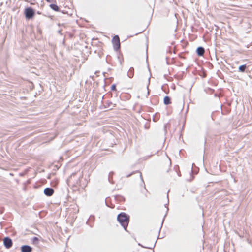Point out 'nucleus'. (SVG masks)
<instances>
[{"instance_id": "f257e3e1", "label": "nucleus", "mask_w": 252, "mask_h": 252, "mask_svg": "<svg viewBox=\"0 0 252 252\" xmlns=\"http://www.w3.org/2000/svg\"><path fill=\"white\" fill-rule=\"evenodd\" d=\"M117 219L124 228L126 230L129 221L127 215L124 213H122L118 216Z\"/></svg>"}, {"instance_id": "f03ea898", "label": "nucleus", "mask_w": 252, "mask_h": 252, "mask_svg": "<svg viewBox=\"0 0 252 252\" xmlns=\"http://www.w3.org/2000/svg\"><path fill=\"white\" fill-rule=\"evenodd\" d=\"M112 43L114 49L116 51L118 50L120 47V40L118 36L116 35L112 39Z\"/></svg>"}, {"instance_id": "7ed1b4c3", "label": "nucleus", "mask_w": 252, "mask_h": 252, "mask_svg": "<svg viewBox=\"0 0 252 252\" xmlns=\"http://www.w3.org/2000/svg\"><path fill=\"white\" fill-rule=\"evenodd\" d=\"M25 13L26 18L28 19L32 18L34 15V12L32 9L30 8H26Z\"/></svg>"}, {"instance_id": "20e7f679", "label": "nucleus", "mask_w": 252, "mask_h": 252, "mask_svg": "<svg viewBox=\"0 0 252 252\" xmlns=\"http://www.w3.org/2000/svg\"><path fill=\"white\" fill-rule=\"evenodd\" d=\"M3 243L5 247L7 249L10 248L12 245V240L8 237H6L4 239Z\"/></svg>"}, {"instance_id": "39448f33", "label": "nucleus", "mask_w": 252, "mask_h": 252, "mask_svg": "<svg viewBox=\"0 0 252 252\" xmlns=\"http://www.w3.org/2000/svg\"><path fill=\"white\" fill-rule=\"evenodd\" d=\"M44 193L46 195L50 196L53 194L54 190L51 188H47L44 189Z\"/></svg>"}, {"instance_id": "423d86ee", "label": "nucleus", "mask_w": 252, "mask_h": 252, "mask_svg": "<svg viewBox=\"0 0 252 252\" xmlns=\"http://www.w3.org/2000/svg\"><path fill=\"white\" fill-rule=\"evenodd\" d=\"M32 250V248L29 246L24 245L21 247L22 252H31Z\"/></svg>"}, {"instance_id": "0eeeda50", "label": "nucleus", "mask_w": 252, "mask_h": 252, "mask_svg": "<svg viewBox=\"0 0 252 252\" xmlns=\"http://www.w3.org/2000/svg\"><path fill=\"white\" fill-rule=\"evenodd\" d=\"M196 52L199 56H202L204 53V49L203 48L199 47L197 48Z\"/></svg>"}, {"instance_id": "6e6552de", "label": "nucleus", "mask_w": 252, "mask_h": 252, "mask_svg": "<svg viewBox=\"0 0 252 252\" xmlns=\"http://www.w3.org/2000/svg\"><path fill=\"white\" fill-rule=\"evenodd\" d=\"M170 103V99L168 96H165L164 98V103L165 105H168Z\"/></svg>"}, {"instance_id": "1a4fd4ad", "label": "nucleus", "mask_w": 252, "mask_h": 252, "mask_svg": "<svg viewBox=\"0 0 252 252\" xmlns=\"http://www.w3.org/2000/svg\"><path fill=\"white\" fill-rule=\"evenodd\" d=\"M246 68V65H241L239 67V71L243 72L245 71Z\"/></svg>"}, {"instance_id": "9d476101", "label": "nucleus", "mask_w": 252, "mask_h": 252, "mask_svg": "<svg viewBox=\"0 0 252 252\" xmlns=\"http://www.w3.org/2000/svg\"><path fill=\"white\" fill-rule=\"evenodd\" d=\"M50 7H51L52 9H53V10H54L55 11L59 10L58 6L56 4H51Z\"/></svg>"}, {"instance_id": "9b49d317", "label": "nucleus", "mask_w": 252, "mask_h": 252, "mask_svg": "<svg viewBox=\"0 0 252 252\" xmlns=\"http://www.w3.org/2000/svg\"><path fill=\"white\" fill-rule=\"evenodd\" d=\"M75 174H73L72 175L70 178L68 179V183H72V181L73 180V178H74L75 177Z\"/></svg>"}, {"instance_id": "f8f14e48", "label": "nucleus", "mask_w": 252, "mask_h": 252, "mask_svg": "<svg viewBox=\"0 0 252 252\" xmlns=\"http://www.w3.org/2000/svg\"><path fill=\"white\" fill-rule=\"evenodd\" d=\"M48 2H52L53 0H46Z\"/></svg>"}, {"instance_id": "ddd939ff", "label": "nucleus", "mask_w": 252, "mask_h": 252, "mask_svg": "<svg viewBox=\"0 0 252 252\" xmlns=\"http://www.w3.org/2000/svg\"><path fill=\"white\" fill-rule=\"evenodd\" d=\"M112 90H115V85H113L112 86Z\"/></svg>"}, {"instance_id": "4468645a", "label": "nucleus", "mask_w": 252, "mask_h": 252, "mask_svg": "<svg viewBox=\"0 0 252 252\" xmlns=\"http://www.w3.org/2000/svg\"><path fill=\"white\" fill-rule=\"evenodd\" d=\"M133 70V68H130V69H129V73L130 72H131V71L132 72Z\"/></svg>"}, {"instance_id": "2eb2a0df", "label": "nucleus", "mask_w": 252, "mask_h": 252, "mask_svg": "<svg viewBox=\"0 0 252 252\" xmlns=\"http://www.w3.org/2000/svg\"><path fill=\"white\" fill-rule=\"evenodd\" d=\"M38 240V239H37V238H36V237H34V238H33V240H34V241H35V240Z\"/></svg>"}]
</instances>
